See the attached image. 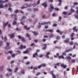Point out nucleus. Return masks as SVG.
<instances>
[{
    "label": "nucleus",
    "instance_id": "21",
    "mask_svg": "<svg viewBox=\"0 0 78 78\" xmlns=\"http://www.w3.org/2000/svg\"><path fill=\"white\" fill-rule=\"evenodd\" d=\"M39 10V9L37 8H35L33 9V11H37Z\"/></svg>",
    "mask_w": 78,
    "mask_h": 78
},
{
    "label": "nucleus",
    "instance_id": "12",
    "mask_svg": "<svg viewBox=\"0 0 78 78\" xmlns=\"http://www.w3.org/2000/svg\"><path fill=\"white\" fill-rule=\"evenodd\" d=\"M7 70L8 72H11L12 71V69H11L9 68H7Z\"/></svg>",
    "mask_w": 78,
    "mask_h": 78
},
{
    "label": "nucleus",
    "instance_id": "11",
    "mask_svg": "<svg viewBox=\"0 0 78 78\" xmlns=\"http://www.w3.org/2000/svg\"><path fill=\"white\" fill-rule=\"evenodd\" d=\"M43 46H44V47H43L42 48V50H45L46 49V48H47V44H44Z\"/></svg>",
    "mask_w": 78,
    "mask_h": 78
},
{
    "label": "nucleus",
    "instance_id": "52",
    "mask_svg": "<svg viewBox=\"0 0 78 78\" xmlns=\"http://www.w3.org/2000/svg\"><path fill=\"white\" fill-rule=\"evenodd\" d=\"M24 28H25V30H27V26H24Z\"/></svg>",
    "mask_w": 78,
    "mask_h": 78
},
{
    "label": "nucleus",
    "instance_id": "9",
    "mask_svg": "<svg viewBox=\"0 0 78 78\" xmlns=\"http://www.w3.org/2000/svg\"><path fill=\"white\" fill-rule=\"evenodd\" d=\"M50 23V22L48 21V22H45L43 23H41L42 25H45L46 24H48V23Z\"/></svg>",
    "mask_w": 78,
    "mask_h": 78
},
{
    "label": "nucleus",
    "instance_id": "2",
    "mask_svg": "<svg viewBox=\"0 0 78 78\" xmlns=\"http://www.w3.org/2000/svg\"><path fill=\"white\" fill-rule=\"evenodd\" d=\"M17 37L19 39H21L22 42H25V38H24V37H21L20 35H19L17 36Z\"/></svg>",
    "mask_w": 78,
    "mask_h": 78
},
{
    "label": "nucleus",
    "instance_id": "24",
    "mask_svg": "<svg viewBox=\"0 0 78 78\" xmlns=\"http://www.w3.org/2000/svg\"><path fill=\"white\" fill-rule=\"evenodd\" d=\"M70 11L71 12H75V10L72 8L70 9Z\"/></svg>",
    "mask_w": 78,
    "mask_h": 78
},
{
    "label": "nucleus",
    "instance_id": "49",
    "mask_svg": "<svg viewBox=\"0 0 78 78\" xmlns=\"http://www.w3.org/2000/svg\"><path fill=\"white\" fill-rule=\"evenodd\" d=\"M55 10V11H59V9L58 8H55L54 9Z\"/></svg>",
    "mask_w": 78,
    "mask_h": 78
},
{
    "label": "nucleus",
    "instance_id": "46",
    "mask_svg": "<svg viewBox=\"0 0 78 78\" xmlns=\"http://www.w3.org/2000/svg\"><path fill=\"white\" fill-rule=\"evenodd\" d=\"M7 50H8L9 49V46H6L5 48Z\"/></svg>",
    "mask_w": 78,
    "mask_h": 78
},
{
    "label": "nucleus",
    "instance_id": "63",
    "mask_svg": "<svg viewBox=\"0 0 78 78\" xmlns=\"http://www.w3.org/2000/svg\"><path fill=\"white\" fill-rule=\"evenodd\" d=\"M56 26H57V25L56 24H54L53 25H52V27H56Z\"/></svg>",
    "mask_w": 78,
    "mask_h": 78
},
{
    "label": "nucleus",
    "instance_id": "45",
    "mask_svg": "<svg viewBox=\"0 0 78 78\" xmlns=\"http://www.w3.org/2000/svg\"><path fill=\"white\" fill-rule=\"evenodd\" d=\"M62 55H63V56H66V52H63L62 53Z\"/></svg>",
    "mask_w": 78,
    "mask_h": 78
},
{
    "label": "nucleus",
    "instance_id": "41",
    "mask_svg": "<svg viewBox=\"0 0 78 78\" xmlns=\"http://www.w3.org/2000/svg\"><path fill=\"white\" fill-rule=\"evenodd\" d=\"M75 34L74 33H72L70 35V37H73V35Z\"/></svg>",
    "mask_w": 78,
    "mask_h": 78
},
{
    "label": "nucleus",
    "instance_id": "64",
    "mask_svg": "<svg viewBox=\"0 0 78 78\" xmlns=\"http://www.w3.org/2000/svg\"><path fill=\"white\" fill-rule=\"evenodd\" d=\"M8 27H9V28H10V27H11V24H9L8 25Z\"/></svg>",
    "mask_w": 78,
    "mask_h": 78
},
{
    "label": "nucleus",
    "instance_id": "3",
    "mask_svg": "<svg viewBox=\"0 0 78 78\" xmlns=\"http://www.w3.org/2000/svg\"><path fill=\"white\" fill-rule=\"evenodd\" d=\"M8 0H5V1H3L2 0H0V4H3L6 2H8Z\"/></svg>",
    "mask_w": 78,
    "mask_h": 78
},
{
    "label": "nucleus",
    "instance_id": "47",
    "mask_svg": "<svg viewBox=\"0 0 78 78\" xmlns=\"http://www.w3.org/2000/svg\"><path fill=\"white\" fill-rule=\"evenodd\" d=\"M11 3H9V4H8V5L10 7H11Z\"/></svg>",
    "mask_w": 78,
    "mask_h": 78
},
{
    "label": "nucleus",
    "instance_id": "61",
    "mask_svg": "<svg viewBox=\"0 0 78 78\" xmlns=\"http://www.w3.org/2000/svg\"><path fill=\"white\" fill-rule=\"evenodd\" d=\"M61 66L62 67H63V66H64V64H61Z\"/></svg>",
    "mask_w": 78,
    "mask_h": 78
},
{
    "label": "nucleus",
    "instance_id": "42",
    "mask_svg": "<svg viewBox=\"0 0 78 78\" xmlns=\"http://www.w3.org/2000/svg\"><path fill=\"white\" fill-rule=\"evenodd\" d=\"M16 30H17V31H21V30L20 29L18 28H17L16 29Z\"/></svg>",
    "mask_w": 78,
    "mask_h": 78
},
{
    "label": "nucleus",
    "instance_id": "4",
    "mask_svg": "<svg viewBox=\"0 0 78 78\" xmlns=\"http://www.w3.org/2000/svg\"><path fill=\"white\" fill-rule=\"evenodd\" d=\"M9 36L11 39H12L13 38V37H14V33L12 34H9Z\"/></svg>",
    "mask_w": 78,
    "mask_h": 78
},
{
    "label": "nucleus",
    "instance_id": "39",
    "mask_svg": "<svg viewBox=\"0 0 78 78\" xmlns=\"http://www.w3.org/2000/svg\"><path fill=\"white\" fill-rule=\"evenodd\" d=\"M27 11H31V9L29 8L27 9Z\"/></svg>",
    "mask_w": 78,
    "mask_h": 78
},
{
    "label": "nucleus",
    "instance_id": "22",
    "mask_svg": "<svg viewBox=\"0 0 78 78\" xmlns=\"http://www.w3.org/2000/svg\"><path fill=\"white\" fill-rule=\"evenodd\" d=\"M4 6L3 4H0V8H3Z\"/></svg>",
    "mask_w": 78,
    "mask_h": 78
},
{
    "label": "nucleus",
    "instance_id": "33",
    "mask_svg": "<svg viewBox=\"0 0 78 78\" xmlns=\"http://www.w3.org/2000/svg\"><path fill=\"white\" fill-rule=\"evenodd\" d=\"M4 39H5V42H6V41H7L8 40L7 38H6V37H4Z\"/></svg>",
    "mask_w": 78,
    "mask_h": 78
},
{
    "label": "nucleus",
    "instance_id": "32",
    "mask_svg": "<svg viewBox=\"0 0 78 78\" xmlns=\"http://www.w3.org/2000/svg\"><path fill=\"white\" fill-rule=\"evenodd\" d=\"M26 36L27 37H28V38H29V37H30V35H29V34H28L27 33H26Z\"/></svg>",
    "mask_w": 78,
    "mask_h": 78
},
{
    "label": "nucleus",
    "instance_id": "5",
    "mask_svg": "<svg viewBox=\"0 0 78 78\" xmlns=\"http://www.w3.org/2000/svg\"><path fill=\"white\" fill-rule=\"evenodd\" d=\"M42 5H43L44 7L46 8L47 6V2H45L42 4Z\"/></svg>",
    "mask_w": 78,
    "mask_h": 78
},
{
    "label": "nucleus",
    "instance_id": "37",
    "mask_svg": "<svg viewBox=\"0 0 78 78\" xmlns=\"http://www.w3.org/2000/svg\"><path fill=\"white\" fill-rule=\"evenodd\" d=\"M53 36H54L53 35V34H51L50 35V37H53Z\"/></svg>",
    "mask_w": 78,
    "mask_h": 78
},
{
    "label": "nucleus",
    "instance_id": "26",
    "mask_svg": "<svg viewBox=\"0 0 78 78\" xmlns=\"http://www.w3.org/2000/svg\"><path fill=\"white\" fill-rule=\"evenodd\" d=\"M38 24H39V25L38 26L37 28H41V23H39Z\"/></svg>",
    "mask_w": 78,
    "mask_h": 78
},
{
    "label": "nucleus",
    "instance_id": "48",
    "mask_svg": "<svg viewBox=\"0 0 78 78\" xmlns=\"http://www.w3.org/2000/svg\"><path fill=\"white\" fill-rule=\"evenodd\" d=\"M21 73L23 74H24V73H25V71H24V70H23L22 71H21Z\"/></svg>",
    "mask_w": 78,
    "mask_h": 78
},
{
    "label": "nucleus",
    "instance_id": "43",
    "mask_svg": "<svg viewBox=\"0 0 78 78\" xmlns=\"http://www.w3.org/2000/svg\"><path fill=\"white\" fill-rule=\"evenodd\" d=\"M63 14L64 15H67V13L66 12H63Z\"/></svg>",
    "mask_w": 78,
    "mask_h": 78
},
{
    "label": "nucleus",
    "instance_id": "6",
    "mask_svg": "<svg viewBox=\"0 0 78 78\" xmlns=\"http://www.w3.org/2000/svg\"><path fill=\"white\" fill-rule=\"evenodd\" d=\"M23 48H26V46H23V45H21L20 48V49H21V50H22V49H23Z\"/></svg>",
    "mask_w": 78,
    "mask_h": 78
},
{
    "label": "nucleus",
    "instance_id": "44",
    "mask_svg": "<svg viewBox=\"0 0 78 78\" xmlns=\"http://www.w3.org/2000/svg\"><path fill=\"white\" fill-rule=\"evenodd\" d=\"M52 76L53 78H56V76L55 74H52Z\"/></svg>",
    "mask_w": 78,
    "mask_h": 78
},
{
    "label": "nucleus",
    "instance_id": "23",
    "mask_svg": "<svg viewBox=\"0 0 78 78\" xmlns=\"http://www.w3.org/2000/svg\"><path fill=\"white\" fill-rule=\"evenodd\" d=\"M48 32H50V33H53V30L52 29H49L48 30Z\"/></svg>",
    "mask_w": 78,
    "mask_h": 78
},
{
    "label": "nucleus",
    "instance_id": "54",
    "mask_svg": "<svg viewBox=\"0 0 78 78\" xmlns=\"http://www.w3.org/2000/svg\"><path fill=\"white\" fill-rule=\"evenodd\" d=\"M56 32H57V33H59L60 32V31H59V30H56Z\"/></svg>",
    "mask_w": 78,
    "mask_h": 78
},
{
    "label": "nucleus",
    "instance_id": "7",
    "mask_svg": "<svg viewBox=\"0 0 78 78\" xmlns=\"http://www.w3.org/2000/svg\"><path fill=\"white\" fill-rule=\"evenodd\" d=\"M69 38H68L66 39L65 40H64V43H66V44L69 43Z\"/></svg>",
    "mask_w": 78,
    "mask_h": 78
},
{
    "label": "nucleus",
    "instance_id": "19",
    "mask_svg": "<svg viewBox=\"0 0 78 78\" xmlns=\"http://www.w3.org/2000/svg\"><path fill=\"white\" fill-rule=\"evenodd\" d=\"M28 52H29V50H27L26 51H23V53L24 54H27Z\"/></svg>",
    "mask_w": 78,
    "mask_h": 78
},
{
    "label": "nucleus",
    "instance_id": "55",
    "mask_svg": "<svg viewBox=\"0 0 78 78\" xmlns=\"http://www.w3.org/2000/svg\"><path fill=\"white\" fill-rule=\"evenodd\" d=\"M42 66L43 67H45V63H43L42 65Z\"/></svg>",
    "mask_w": 78,
    "mask_h": 78
},
{
    "label": "nucleus",
    "instance_id": "51",
    "mask_svg": "<svg viewBox=\"0 0 78 78\" xmlns=\"http://www.w3.org/2000/svg\"><path fill=\"white\" fill-rule=\"evenodd\" d=\"M40 73L39 72L38 73L36 74V76H38V75H40Z\"/></svg>",
    "mask_w": 78,
    "mask_h": 78
},
{
    "label": "nucleus",
    "instance_id": "60",
    "mask_svg": "<svg viewBox=\"0 0 78 78\" xmlns=\"http://www.w3.org/2000/svg\"><path fill=\"white\" fill-rule=\"evenodd\" d=\"M32 17H35V15H34V13H32Z\"/></svg>",
    "mask_w": 78,
    "mask_h": 78
},
{
    "label": "nucleus",
    "instance_id": "31",
    "mask_svg": "<svg viewBox=\"0 0 78 78\" xmlns=\"http://www.w3.org/2000/svg\"><path fill=\"white\" fill-rule=\"evenodd\" d=\"M74 16L75 18H76V19H77V20H78V16L76 14H75L74 15Z\"/></svg>",
    "mask_w": 78,
    "mask_h": 78
},
{
    "label": "nucleus",
    "instance_id": "62",
    "mask_svg": "<svg viewBox=\"0 0 78 78\" xmlns=\"http://www.w3.org/2000/svg\"><path fill=\"white\" fill-rule=\"evenodd\" d=\"M49 11H50V12H51V11H52V10H51V9H50V8H49Z\"/></svg>",
    "mask_w": 78,
    "mask_h": 78
},
{
    "label": "nucleus",
    "instance_id": "18",
    "mask_svg": "<svg viewBox=\"0 0 78 78\" xmlns=\"http://www.w3.org/2000/svg\"><path fill=\"white\" fill-rule=\"evenodd\" d=\"M32 6L33 7H35L36 6H37V4L36 3H34L32 4Z\"/></svg>",
    "mask_w": 78,
    "mask_h": 78
},
{
    "label": "nucleus",
    "instance_id": "16",
    "mask_svg": "<svg viewBox=\"0 0 78 78\" xmlns=\"http://www.w3.org/2000/svg\"><path fill=\"white\" fill-rule=\"evenodd\" d=\"M5 76L6 77H9L11 75L10 74L7 73L5 74Z\"/></svg>",
    "mask_w": 78,
    "mask_h": 78
},
{
    "label": "nucleus",
    "instance_id": "14",
    "mask_svg": "<svg viewBox=\"0 0 78 78\" xmlns=\"http://www.w3.org/2000/svg\"><path fill=\"white\" fill-rule=\"evenodd\" d=\"M8 23H9L8 22H7L5 23H3V27H6V26H7V25L8 24Z\"/></svg>",
    "mask_w": 78,
    "mask_h": 78
},
{
    "label": "nucleus",
    "instance_id": "53",
    "mask_svg": "<svg viewBox=\"0 0 78 78\" xmlns=\"http://www.w3.org/2000/svg\"><path fill=\"white\" fill-rule=\"evenodd\" d=\"M30 63V62H27L26 63V65H27V64H29Z\"/></svg>",
    "mask_w": 78,
    "mask_h": 78
},
{
    "label": "nucleus",
    "instance_id": "17",
    "mask_svg": "<svg viewBox=\"0 0 78 78\" xmlns=\"http://www.w3.org/2000/svg\"><path fill=\"white\" fill-rule=\"evenodd\" d=\"M24 6L25 8H27L28 7V5L27 4H26L24 5Z\"/></svg>",
    "mask_w": 78,
    "mask_h": 78
},
{
    "label": "nucleus",
    "instance_id": "1",
    "mask_svg": "<svg viewBox=\"0 0 78 78\" xmlns=\"http://www.w3.org/2000/svg\"><path fill=\"white\" fill-rule=\"evenodd\" d=\"M25 18H26V17L25 16H23L21 18V22H20V24H21V25H24V24L22 22H24V20H25Z\"/></svg>",
    "mask_w": 78,
    "mask_h": 78
},
{
    "label": "nucleus",
    "instance_id": "40",
    "mask_svg": "<svg viewBox=\"0 0 78 78\" xmlns=\"http://www.w3.org/2000/svg\"><path fill=\"white\" fill-rule=\"evenodd\" d=\"M42 66V65H40L38 66V69H41Z\"/></svg>",
    "mask_w": 78,
    "mask_h": 78
},
{
    "label": "nucleus",
    "instance_id": "56",
    "mask_svg": "<svg viewBox=\"0 0 78 78\" xmlns=\"http://www.w3.org/2000/svg\"><path fill=\"white\" fill-rule=\"evenodd\" d=\"M76 29V27H73V31H75V29Z\"/></svg>",
    "mask_w": 78,
    "mask_h": 78
},
{
    "label": "nucleus",
    "instance_id": "50",
    "mask_svg": "<svg viewBox=\"0 0 78 78\" xmlns=\"http://www.w3.org/2000/svg\"><path fill=\"white\" fill-rule=\"evenodd\" d=\"M6 45L7 46H9V44L8 42L7 43Z\"/></svg>",
    "mask_w": 78,
    "mask_h": 78
},
{
    "label": "nucleus",
    "instance_id": "38",
    "mask_svg": "<svg viewBox=\"0 0 78 78\" xmlns=\"http://www.w3.org/2000/svg\"><path fill=\"white\" fill-rule=\"evenodd\" d=\"M71 61L72 62V63H74L75 61V59H72L71 60Z\"/></svg>",
    "mask_w": 78,
    "mask_h": 78
},
{
    "label": "nucleus",
    "instance_id": "15",
    "mask_svg": "<svg viewBox=\"0 0 78 78\" xmlns=\"http://www.w3.org/2000/svg\"><path fill=\"white\" fill-rule=\"evenodd\" d=\"M73 50V49H69V50H66L65 51V52L66 53H67V52H69L70 51H72Z\"/></svg>",
    "mask_w": 78,
    "mask_h": 78
},
{
    "label": "nucleus",
    "instance_id": "27",
    "mask_svg": "<svg viewBox=\"0 0 78 78\" xmlns=\"http://www.w3.org/2000/svg\"><path fill=\"white\" fill-rule=\"evenodd\" d=\"M25 2H32L33 1V0H24Z\"/></svg>",
    "mask_w": 78,
    "mask_h": 78
},
{
    "label": "nucleus",
    "instance_id": "34",
    "mask_svg": "<svg viewBox=\"0 0 78 78\" xmlns=\"http://www.w3.org/2000/svg\"><path fill=\"white\" fill-rule=\"evenodd\" d=\"M50 6L51 8L52 9H54V7L53 6H52V5L51 4H50Z\"/></svg>",
    "mask_w": 78,
    "mask_h": 78
},
{
    "label": "nucleus",
    "instance_id": "59",
    "mask_svg": "<svg viewBox=\"0 0 78 78\" xmlns=\"http://www.w3.org/2000/svg\"><path fill=\"white\" fill-rule=\"evenodd\" d=\"M42 57H43V55H42V54H40V58H42Z\"/></svg>",
    "mask_w": 78,
    "mask_h": 78
},
{
    "label": "nucleus",
    "instance_id": "13",
    "mask_svg": "<svg viewBox=\"0 0 78 78\" xmlns=\"http://www.w3.org/2000/svg\"><path fill=\"white\" fill-rule=\"evenodd\" d=\"M32 33H33V34H34L35 36H37V34H38L36 31H32Z\"/></svg>",
    "mask_w": 78,
    "mask_h": 78
},
{
    "label": "nucleus",
    "instance_id": "35",
    "mask_svg": "<svg viewBox=\"0 0 78 78\" xmlns=\"http://www.w3.org/2000/svg\"><path fill=\"white\" fill-rule=\"evenodd\" d=\"M69 45H73V42L72 41L69 43Z\"/></svg>",
    "mask_w": 78,
    "mask_h": 78
},
{
    "label": "nucleus",
    "instance_id": "28",
    "mask_svg": "<svg viewBox=\"0 0 78 78\" xmlns=\"http://www.w3.org/2000/svg\"><path fill=\"white\" fill-rule=\"evenodd\" d=\"M8 10L10 11V12H12V9H11V8H10V7H9V8Z\"/></svg>",
    "mask_w": 78,
    "mask_h": 78
},
{
    "label": "nucleus",
    "instance_id": "30",
    "mask_svg": "<svg viewBox=\"0 0 78 78\" xmlns=\"http://www.w3.org/2000/svg\"><path fill=\"white\" fill-rule=\"evenodd\" d=\"M17 70H18V69L17 68V67H16L14 70V72H15V73H16Z\"/></svg>",
    "mask_w": 78,
    "mask_h": 78
},
{
    "label": "nucleus",
    "instance_id": "8",
    "mask_svg": "<svg viewBox=\"0 0 78 78\" xmlns=\"http://www.w3.org/2000/svg\"><path fill=\"white\" fill-rule=\"evenodd\" d=\"M4 68H5V66H2L0 68V71H3V69H4Z\"/></svg>",
    "mask_w": 78,
    "mask_h": 78
},
{
    "label": "nucleus",
    "instance_id": "20",
    "mask_svg": "<svg viewBox=\"0 0 78 78\" xmlns=\"http://www.w3.org/2000/svg\"><path fill=\"white\" fill-rule=\"evenodd\" d=\"M17 24V22L14 21L12 22V25H16Z\"/></svg>",
    "mask_w": 78,
    "mask_h": 78
},
{
    "label": "nucleus",
    "instance_id": "36",
    "mask_svg": "<svg viewBox=\"0 0 78 78\" xmlns=\"http://www.w3.org/2000/svg\"><path fill=\"white\" fill-rule=\"evenodd\" d=\"M60 38L61 37L58 36L56 37V39H57V40H59V39H60Z\"/></svg>",
    "mask_w": 78,
    "mask_h": 78
},
{
    "label": "nucleus",
    "instance_id": "25",
    "mask_svg": "<svg viewBox=\"0 0 78 78\" xmlns=\"http://www.w3.org/2000/svg\"><path fill=\"white\" fill-rule=\"evenodd\" d=\"M14 12L16 14H17V13H18V12H19V10H18V9H16L15 10Z\"/></svg>",
    "mask_w": 78,
    "mask_h": 78
},
{
    "label": "nucleus",
    "instance_id": "58",
    "mask_svg": "<svg viewBox=\"0 0 78 78\" xmlns=\"http://www.w3.org/2000/svg\"><path fill=\"white\" fill-rule=\"evenodd\" d=\"M13 62H14V61H11L10 62V64H13Z\"/></svg>",
    "mask_w": 78,
    "mask_h": 78
},
{
    "label": "nucleus",
    "instance_id": "29",
    "mask_svg": "<svg viewBox=\"0 0 78 78\" xmlns=\"http://www.w3.org/2000/svg\"><path fill=\"white\" fill-rule=\"evenodd\" d=\"M11 56L12 58H15V56H16V54H12Z\"/></svg>",
    "mask_w": 78,
    "mask_h": 78
},
{
    "label": "nucleus",
    "instance_id": "10",
    "mask_svg": "<svg viewBox=\"0 0 78 78\" xmlns=\"http://www.w3.org/2000/svg\"><path fill=\"white\" fill-rule=\"evenodd\" d=\"M66 59V60L68 59V62H70V59H71V57L70 56H69L67 58V59Z\"/></svg>",
    "mask_w": 78,
    "mask_h": 78
},
{
    "label": "nucleus",
    "instance_id": "57",
    "mask_svg": "<svg viewBox=\"0 0 78 78\" xmlns=\"http://www.w3.org/2000/svg\"><path fill=\"white\" fill-rule=\"evenodd\" d=\"M63 69H66V67H67V66L66 65H64L63 66Z\"/></svg>",
    "mask_w": 78,
    "mask_h": 78
}]
</instances>
